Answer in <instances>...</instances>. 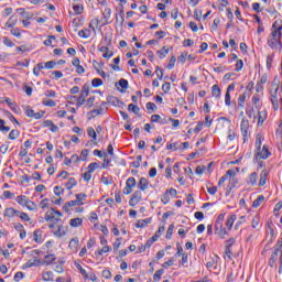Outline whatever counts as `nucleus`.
Here are the masks:
<instances>
[{"mask_svg":"<svg viewBox=\"0 0 282 282\" xmlns=\"http://www.w3.org/2000/svg\"><path fill=\"white\" fill-rule=\"evenodd\" d=\"M225 217H226V215H224V214L218 215L216 223H215V231H216V235H218L220 237V239H224V237H226V235H228V231L226 230V228H224Z\"/></svg>","mask_w":282,"mask_h":282,"instance_id":"obj_1","label":"nucleus"},{"mask_svg":"<svg viewBox=\"0 0 282 282\" xmlns=\"http://www.w3.org/2000/svg\"><path fill=\"white\" fill-rule=\"evenodd\" d=\"M48 228L52 230V234L54 235V237H57L58 239H61V237H65V235H67V230L65 229V226H63V224H61V223L50 224Z\"/></svg>","mask_w":282,"mask_h":282,"instance_id":"obj_2","label":"nucleus"},{"mask_svg":"<svg viewBox=\"0 0 282 282\" xmlns=\"http://www.w3.org/2000/svg\"><path fill=\"white\" fill-rule=\"evenodd\" d=\"M15 202H18L20 206H24L25 208H28V210H36V204L30 200V198H28V196L25 195L18 196L15 198Z\"/></svg>","mask_w":282,"mask_h":282,"instance_id":"obj_3","label":"nucleus"},{"mask_svg":"<svg viewBox=\"0 0 282 282\" xmlns=\"http://www.w3.org/2000/svg\"><path fill=\"white\" fill-rule=\"evenodd\" d=\"M272 87H275V89L274 91H271V102L273 105V109L276 111L279 109V97H276V93L279 91V80H276V78H274Z\"/></svg>","mask_w":282,"mask_h":282,"instance_id":"obj_4","label":"nucleus"},{"mask_svg":"<svg viewBox=\"0 0 282 282\" xmlns=\"http://www.w3.org/2000/svg\"><path fill=\"white\" fill-rule=\"evenodd\" d=\"M45 221H51V224H61V218H56L54 214V208L46 212L44 216Z\"/></svg>","mask_w":282,"mask_h":282,"instance_id":"obj_5","label":"nucleus"},{"mask_svg":"<svg viewBox=\"0 0 282 282\" xmlns=\"http://www.w3.org/2000/svg\"><path fill=\"white\" fill-rule=\"evenodd\" d=\"M141 200H142V192L135 191L129 200V206H132V207L138 206V204H140Z\"/></svg>","mask_w":282,"mask_h":282,"instance_id":"obj_6","label":"nucleus"},{"mask_svg":"<svg viewBox=\"0 0 282 282\" xmlns=\"http://www.w3.org/2000/svg\"><path fill=\"white\" fill-rule=\"evenodd\" d=\"M271 155L272 153H270L268 145H263L262 150L257 151V158H260L261 160H268Z\"/></svg>","mask_w":282,"mask_h":282,"instance_id":"obj_7","label":"nucleus"},{"mask_svg":"<svg viewBox=\"0 0 282 282\" xmlns=\"http://www.w3.org/2000/svg\"><path fill=\"white\" fill-rule=\"evenodd\" d=\"M240 129H241V133L246 141V139L248 138V130L250 129V121H248V119L243 118L240 123Z\"/></svg>","mask_w":282,"mask_h":282,"instance_id":"obj_8","label":"nucleus"},{"mask_svg":"<svg viewBox=\"0 0 282 282\" xmlns=\"http://www.w3.org/2000/svg\"><path fill=\"white\" fill-rule=\"evenodd\" d=\"M25 113L28 118H34V120H41L43 118V112H34L30 107L26 108Z\"/></svg>","mask_w":282,"mask_h":282,"instance_id":"obj_9","label":"nucleus"},{"mask_svg":"<svg viewBox=\"0 0 282 282\" xmlns=\"http://www.w3.org/2000/svg\"><path fill=\"white\" fill-rule=\"evenodd\" d=\"M274 252H280V272L282 270V238H280L273 247Z\"/></svg>","mask_w":282,"mask_h":282,"instance_id":"obj_10","label":"nucleus"},{"mask_svg":"<svg viewBox=\"0 0 282 282\" xmlns=\"http://www.w3.org/2000/svg\"><path fill=\"white\" fill-rule=\"evenodd\" d=\"M19 215V209H14L12 207H8L4 209V217H17Z\"/></svg>","mask_w":282,"mask_h":282,"instance_id":"obj_11","label":"nucleus"},{"mask_svg":"<svg viewBox=\"0 0 282 282\" xmlns=\"http://www.w3.org/2000/svg\"><path fill=\"white\" fill-rule=\"evenodd\" d=\"M78 246H79L78 238L70 239L68 243V248L72 250V252H78Z\"/></svg>","mask_w":282,"mask_h":282,"instance_id":"obj_12","label":"nucleus"},{"mask_svg":"<svg viewBox=\"0 0 282 282\" xmlns=\"http://www.w3.org/2000/svg\"><path fill=\"white\" fill-rule=\"evenodd\" d=\"M56 261V256L54 253L47 254L44 257V261L42 262V265H52Z\"/></svg>","mask_w":282,"mask_h":282,"instance_id":"obj_13","label":"nucleus"},{"mask_svg":"<svg viewBox=\"0 0 282 282\" xmlns=\"http://www.w3.org/2000/svg\"><path fill=\"white\" fill-rule=\"evenodd\" d=\"M139 191H147L149 188V180L147 177H141L138 183Z\"/></svg>","mask_w":282,"mask_h":282,"instance_id":"obj_14","label":"nucleus"},{"mask_svg":"<svg viewBox=\"0 0 282 282\" xmlns=\"http://www.w3.org/2000/svg\"><path fill=\"white\" fill-rule=\"evenodd\" d=\"M74 206H80L77 200H69L65 203L63 206V212L64 213H69V208H74Z\"/></svg>","mask_w":282,"mask_h":282,"instance_id":"obj_15","label":"nucleus"},{"mask_svg":"<svg viewBox=\"0 0 282 282\" xmlns=\"http://www.w3.org/2000/svg\"><path fill=\"white\" fill-rule=\"evenodd\" d=\"M70 100H77V107H83V105H85L86 100H87V96L85 95H79V97L77 98L76 96L70 97Z\"/></svg>","mask_w":282,"mask_h":282,"instance_id":"obj_16","label":"nucleus"},{"mask_svg":"<svg viewBox=\"0 0 282 282\" xmlns=\"http://www.w3.org/2000/svg\"><path fill=\"white\" fill-rule=\"evenodd\" d=\"M43 231L41 230H35L33 234V240L35 243H43Z\"/></svg>","mask_w":282,"mask_h":282,"instance_id":"obj_17","label":"nucleus"},{"mask_svg":"<svg viewBox=\"0 0 282 282\" xmlns=\"http://www.w3.org/2000/svg\"><path fill=\"white\" fill-rule=\"evenodd\" d=\"M17 21H19V19L17 18V15H11L9 18V20L6 23V28L12 29L17 25Z\"/></svg>","mask_w":282,"mask_h":282,"instance_id":"obj_18","label":"nucleus"},{"mask_svg":"<svg viewBox=\"0 0 282 282\" xmlns=\"http://www.w3.org/2000/svg\"><path fill=\"white\" fill-rule=\"evenodd\" d=\"M212 96H214V98H221V88H219V85L212 87Z\"/></svg>","mask_w":282,"mask_h":282,"instance_id":"obj_19","label":"nucleus"},{"mask_svg":"<svg viewBox=\"0 0 282 282\" xmlns=\"http://www.w3.org/2000/svg\"><path fill=\"white\" fill-rule=\"evenodd\" d=\"M235 186H237V180L236 177H231L229 181V185L227 186V192L226 195H230V193L232 192V188H235Z\"/></svg>","mask_w":282,"mask_h":282,"instance_id":"obj_20","label":"nucleus"},{"mask_svg":"<svg viewBox=\"0 0 282 282\" xmlns=\"http://www.w3.org/2000/svg\"><path fill=\"white\" fill-rule=\"evenodd\" d=\"M236 220H237V215H231L227 218L226 226H227L228 230H232V226Z\"/></svg>","mask_w":282,"mask_h":282,"instance_id":"obj_21","label":"nucleus"},{"mask_svg":"<svg viewBox=\"0 0 282 282\" xmlns=\"http://www.w3.org/2000/svg\"><path fill=\"white\" fill-rule=\"evenodd\" d=\"M69 226L72 228H78L79 226H83V218H73L69 220Z\"/></svg>","mask_w":282,"mask_h":282,"instance_id":"obj_22","label":"nucleus"},{"mask_svg":"<svg viewBox=\"0 0 282 282\" xmlns=\"http://www.w3.org/2000/svg\"><path fill=\"white\" fill-rule=\"evenodd\" d=\"M149 224H151V218L138 220V223L135 224V228H147Z\"/></svg>","mask_w":282,"mask_h":282,"instance_id":"obj_23","label":"nucleus"},{"mask_svg":"<svg viewBox=\"0 0 282 282\" xmlns=\"http://www.w3.org/2000/svg\"><path fill=\"white\" fill-rule=\"evenodd\" d=\"M263 202H265V196L259 195L258 199H254L252 203L253 208H259V206H261V204H263Z\"/></svg>","mask_w":282,"mask_h":282,"instance_id":"obj_24","label":"nucleus"},{"mask_svg":"<svg viewBox=\"0 0 282 282\" xmlns=\"http://www.w3.org/2000/svg\"><path fill=\"white\" fill-rule=\"evenodd\" d=\"M41 263V260L35 259V260H29L26 263H24L23 268L28 269V268H34L36 265H39Z\"/></svg>","mask_w":282,"mask_h":282,"instance_id":"obj_25","label":"nucleus"},{"mask_svg":"<svg viewBox=\"0 0 282 282\" xmlns=\"http://www.w3.org/2000/svg\"><path fill=\"white\" fill-rule=\"evenodd\" d=\"M78 36H80V39H89L91 31L89 29H83L78 32Z\"/></svg>","mask_w":282,"mask_h":282,"instance_id":"obj_26","label":"nucleus"},{"mask_svg":"<svg viewBox=\"0 0 282 282\" xmlns=\"http://www.w3.org/2000/svg\"><path fill=\"white\" fill-rule=\"evenodd\" d=\"M42 279L44 281H54V272L52 271H46L42 274Z\"/></svg>","mask_w":282,"mask_h":282,"instance_id":"obj_27","label":"nucleus"},{"mask_svg":"<svg viewBox=\"0 0 282 282\" xmlns=\"http://www.w3.org/2000/svg\"><path fill=\"white\" fill-rule=\"evenodd\" d=\"M257 180H258V174H257V172H252V173L249 175L248 184H251V186H254V185L257 184Z\"/></svg>","mask_w":282,"mask_h":282,"instance_id":"obj_28","label":"nucleus"},{"mask_svg":"<svg viewBox=\"0 0 282 282\" xmlns=\"http://www.w3.org/2000/svg\"><path fill=\"white\" fill-rule=\"evenodd\" d=\"M268 45L271 50H276L278 45H281V40H269Z\"/></svg>","mask_w":282,"mask_h":282,"instance_id":"obj_29","label":"nucleus"},{"mask_svg":"<svg viewBox=\"0 0 282 282\" xmlns=\"http://www.w3.org/2000/svg\"><path fill=\"white\" fill-rule=\"evenodd\" d=\"M76 184H78V182H76V178L70 177L66 183L67 191H72L73 186H76Z\"/></svg>","mask_w":282,"mask_h":282,"instance_id":"obj_30","label":"nucleus"},{"mask_svg":"<svg viewBox=\"0 0 282 282\" xmlns=\"http://www.w3.org/2000/svg\"><path fill=\"white\" fill-rule=\"evenodd\" d=\"M73 10L75 14H83V12H85V7H83V4H75Z\"/></svg>","mask_w":282,"mask_h":282,"instance_id":"obj_31","label":"nucleus"},{"mask_svg":"<svg viewBox=\"0 0 282 282\" xmlns=\"http://www.w3.org/2000/svg\"><path fill=\"white\" fill-rule=\"evenodd\" d=\"M85 197H87V194H85V193L76 194V200L75 202H77V204L79 206H83V200L85 199Z\"/></svg>","mask_w":282,"mask_h":282,"instance_id":"obj_32","label":"nucleus"},{"mask_svg":"<svg viewBox=\"0 0 282 282\" xmlns=\"http://www.w3.org/2000/svg\"><path fill=\"white\" fill-rule=\"evenodd\" d=\"M128 111H132V113H135V116H138L140 113V107L130 104L128 105Z\"/></svg>","mask_w":282,"mask_h":282,"instance_id":"obj_33","label":"nucleus"},{"mask_svg":"<svg viewBox=\"0 0 282 282\" xmlns=\"http://www.w3.org/2000/svg\"><path fill=\"white\" fill-rule=\"evenodd\" d=\"M263 137L261 134H257L256 137V151H261V142Z\"/></svg>","mask_w":282,"mask_h":282,"instance_id":"obj_34","label":"nucleus"},{"mask_svg":"<svg viewBox=\"0 0 282 282\" xmlns=\"http://www.w3.org/2000/svg\"><path fill=\"white\" fill-rule=\"evenodd\" d=\"M281 30L282 26H279L278 29L271 32L272 40H276V35H279L278 40H281Z\"/></svg>","mask_w":282,"mask_h":282,"instance_id":"obj_35","label":"nucleus"},{"mask_svg":"<svg viewBox=\"0 0 282 282\" xmlns=\"http://www.w3.org/2000/svg\"><path fill=\"white\" fill-rule=\"evenodd\" d=\"M164 274V269H159L155 271L153 275L154 281H160L162 279V275Z\"/></svg>","mask_w":282,"mask_h":282,"instance_id":"obj_36","label":"nucleus"},{"mask_svg":"<svg viewBox=\"0 0 282 282\" xmlns=\"http://www.w3.org/2000/svg\"><path fill=\"white\" fill-rule=\"evenodd\" d=\"M100 25V20L98 19H93L89 23V28H91L93 32H96V28Z\"/></svg>","mask_w":282,"mask_h":282,"instance_id":"obj_37","label":"nucleus"},{"mask_svg":"<svg viewBox=\"0 0 282 282\" xmlns=\"http://www.w3.org/2000/svg\"><path fill=\"white\" fill-rule=\"evenodd\" d=\"M75 268L79 270V272L84 275L85 279H89V274H87V271L80 265V263H75Z\"/></svg>","mask_w":282,"mask_h":282,"instance_id":"obj_38","label":"nucleus"},{"mask_svg":"<svg viewBox=\"0 0 282 282\" xmlns=\"http://www.w3.org/2000/svg\"><path fill=\"white\" fill-rule=\"evenodd\" d=\"M260 97L259 95H254L251 99V102L252 105H254L256 109H259V107H261V104H260Z\"/></svg>","mask_w":282,"mask_h":282,"instance_id":"obj_39","label":"nucleus"},{"mask_svg":"<svg viewBox=\"0 0 282 282\" xmlns=\"http://www.w3.org/2000/svg\"><path fill=\"white\" fill-rule=\"evenodd\" d=\"M17 217H20L22 221H30V216L28 215V213L19 210Z\"/></svg>","mask_w":282,"mask_h":282,"instance_id":"obj_40","label":"nucleus"},{"mask_svg":"<svg viewBox=\"0 0 282 282\" xmlns=\"http://www.w3.org/2000/svg\"><path fill=\"white\" fill-rule=\"evenodd\" d=\"M267 177H268V174L265 173V171H262V173L260 174L259 186H265Z\"/></svg>","mask_w":282,"mask_h":282,"instance_id":"obj_41","label":"nucleus"},{"mask_svg":"<svg viewBox=\"0 0 282 282\" xmlns=\"http://www.w3.org/2000/svg\"><path fill=\"white\" fill-rule=\"evenodd\" d=\"M243 105H246V93L239 96L238 98V107L243 109Z\"/></svg>","mask_w":282,"mask_h":282,"instance_id":"obj_42","label":"nucleus"},{"mask_svg":"<svg viewBox=\"0 0 282 282\" xmlns=\"http://www.w3.org/2000/svg\"><path fill=\"white\" fill-rule=\"evenodd\" d=\"M42 105H44V107H56V101L52 99H44Z\"/></svg>","mask_w":282,"mask_h":282,"instance_id":"obj_43","label":"nucleus"},{"mask_svg":"<svg viewBox=\"0 0 282 282\" xmlns=\"http://www.w3.org/2000/svg\"><path fill=\"white\" fill-rule=\"evenodd\" d=\"M173 230H175V225H170L165 235L166 239H171L173 237Z\"/></svg>","mask_w":282,"mask_h":282,"instance_id":"obj_44","label":"nucleus"},{"mask_svg":"<svg viewBox=\"0 0 282 282\" xmlns=\"http://www.w3.org/2000/svg\"><path fill=\"white\" fill-rule=\"evenodd\" d=\"M0 131L8 133L10 131V127L6 126V121L3 119H0Z\"/></svg>","mask_w":282,"mask_h":282,"instance_id":"obj_45","label":"nucleus"},{"mask_svg":"<svg viewBox=\"0 0 282 282\" xmlns=\"http://www.w3.org/2000/svg\"><path fill=\"white\" fill-rule=\"evenodd\" d=\"M258 126H261L265 122V112L258 111Z\"/></svg>","mask_w":282,"mask_h":282,"instance_id":"obj_46","label":"nucleus"},{"mask_svg":"<svg viewBox=\"0 0 282 282\" xmlns=\"http://www.w3.org/2000/svg\"><path fill=\"white\" fill-rule=\"evenodd\" d=\"M87 133L89 135V138H93V140H97L98 139V134H96V130H94V128H88L87 129Z\"/></svg>","mask_w":282,"mask_h":282,"instance_id":"obj_47","label":"nucleus"},{"mask_svg":"<svg viewBox=\"0 0 282 282\" xmlns=\"http://www.w3.org/2000/svg\"><path fill=\"white\" fill-rule=\"evenodd\" d=\"M118 84L121 89H129V82L127 79L121 78Z\"/></svg>","mask_w":282,"mask_h":282,"instance_id":"obj_48","label":"nucleus"},{"mask_svg":"<svg viewBox=\"0 0 282 282\" xmlns=\"http://www.w3.org/2000/svg\"><path fill=\"white\" fill-rule=\"evenodd\" d=\"M162 50L163 51H158L156 54H160L159 58H166V54H169V48H166V46H163Z\"/></svg>","mask_w":282,"mask_h":282,"instance_id":"obj_49","label":"nucleus"},{"mask_svg":"<svg viewBox=\"0 0 282 282\" xmlns=\"http://www.w3.org/2000/svg\"><path fill=\"white\" fill-rule=\"evenodd\" d=\"M135 184V177H129L126 182V186H130V188H134Z\"/></svg>","mask_w":282,"mask_h":282,"instance_id":"obj_50","label":"nucleus"},{"mask_svg":"<svg viewBox=\"0 0 282 282\" xmlns=\"http://www.w3.org/2000/svg\"><path fill=\"white\" fill-rule=\"evenodd\" d=\"M96 169H100V164L94 162V163H90V164L88 165V172H89V173H94V171H96Z\"/></svg>","mask_w":282,"mask_h":282,"instance_id":"obj_51","label":"nucleus"},{"mask_svg":"<svg viewBox=\"0 0 282 282\" xmlns=\"http://www.w3.org/2000/svg\"><path fill=\"white\" fill-rule=\"evenodd\" d=\"M19 135H20L19 130H12V131L9 133V140H17V138H19Z\"/></svg>","mask_w":282,"mask_h":282,"instance_id":"obj_52","label":"nucleus"},{"mask_svg":"<svg viewBox=\"0 0 282 282\" xmlns=\"http://www.w3.org/2000/svg\"><path fill=\"white\" fill-rule=\"evenodd\" d=\"M161 202L163 204H169V202H171V196L167 194V192H165L162 196H161Z\"/></svg>","mask_w":282,"mask_h":282,"instance_id":"obj_53","label":"nucleus"},{"mask_svg":"<svg viewBox=\"0 0 282 282\" xmlns=\"http://www.w3.org/2000/svg\"><path fill=\"white\" fill-rule=\"evenodd\" d=\"M4 102L10 107V109H12V111H17V105L12 102V99L7 98Z\"/></svg>","mask_w":282,"mask_h":282,"instance_id":"obj_54","label":"nucleus"},{"mask_svg":"<svg viewBox=\"0 0 282 282\" xmlns=\"http://www.w3.org/2000/svg\"><path fill=\"white\" fill-rule=\"evenodd\" d=\"M80 95L86 97L89 96V84L83 86Z\"/></svg>","mask_w":282,"mask_h":282,"instance_id":"obj_55","label":"nucleus"},{"mask_svg":"<svg viewBox=\"0 0 282 282\" xmlns=\"http://www.w3.org/2000/svg\"><path fill=\"white\" fill-rule=\"evenodd\" d=\"M91 86H93V87H100V86H102V79H100V78H94V79L91 80Z\"/></svg>","mask_w":282,"mask_h":282,"instance_id":"obj_56","label":"nucleus"},{"mask_svg":"<svg viewBox=\"0 0 282 282\" xmlns=\"http://www.w3.org/2000/svg\"><path fill=\"white\" fill-rule=\"evenodd\" d=\"M177 58L175 56H172L170 58V62L167 64V69H173V67H175V63H176Z\"/></svg>","mask_w":282,"mask_h":282,"instance_id":"obj_57","label":"nucleus"},{"mask_svg":"<svg viewBox=\"0 0 282 282\" xmlns=\"http://www.w3.org/2000/svg\"><path fill=\"white\" fill-rule=\"evenodd\" d=\"M45 69H54L56 67V62L50 61L44 64Z\"/></svg>","mask_w":282,"mask_h":282,"instance_id":"obj_58","label":"nucleus"},{"mask_svg":"<svg viewBox=\"0 0 282 282\" xmlns=\"http://www.w3.org/2000/svg\"><path fill=\"white\" fill-rule=\"evenodd\" d=\"M162 90L164 91V94H169V91H171V83L165 82V83L162 85Z\"/></svg>","mask_w":282,"mask_h":282,"instance_id":"obj_59","label":"nucleus"},{"mask_svg":"<svg viewBox=\"0 0 282 282\" xmlns=\"http://www.w3.org/2000/svg\"><path fill=\"white\" fill-rule=\"evenodd\" d=\"M243 69V59H237L236 72H241Z\"/></svg>","mask_w":282,"mask_h":282,"instance_id":"obj_60","label":"nucleus"},{"mask_svg":"<svg viewBox=\"0 0 282 282\" xmlns=\"http://www.w3.org/2000/svg\"><path fill=\"white\" fill-rule=\"evenodd\" d=\"M145 107H147L148 111H156L158 110V106L153 102H148Z\"/></svg>","mask_w":282,"mask_h":282,"instance_id":"obj_61","label":"nucleus"},{"mask_svg":"<svg viewBox=\"0 0 282 282\" xmlns=\"http://www.w3.org/2000/svg\"><path fill=\"white\" fill-rule=\"evenodd\" d=\"M3 44L7 46V47H14V42H12L10 39L8 37H4L3 39Z\"/></svg>","mask_w":282,"mask_h":282,"instance_id":"obj_62","label":"nucleus"},{"mask_svg":"<svg viewBox=\"0 0 282 282\" xmlns=\"http://www.w3.org/2000/svg\"><path fill=\"white\" fill-rule=\"evenodd\" d=\"M11 34L17 36V39H21V30H19V28L12 29Z\"/></svg>","mask_w":282,"mask_h":282,"instance_id":"obj_63","label":"nucleus"},{"mask_svg":"<svg viewBox=\"0 0 282 282\" xmlns=\"http://www.w3.org/2000/svg\"><path fill=\"white\" fill-rule=\"evenodd\" d=\"M23 276H24L23 272L19 271L14 275V281L19 282L23 279Z\"/></svg>","mask_w":282,"mask_h":282,"instance_id":"obj_64","label":"nucleus"}]
</instances>
